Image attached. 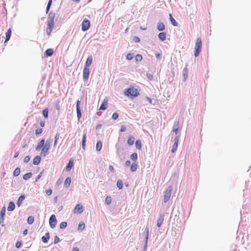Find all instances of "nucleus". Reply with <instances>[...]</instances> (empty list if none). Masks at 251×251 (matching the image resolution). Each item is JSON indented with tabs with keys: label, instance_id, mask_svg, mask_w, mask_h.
I'll list each match as a JSON object with an SVG mask.
<instances>
[{
	"label": "nucleus",
	"instance_id": "f257e3e1",
	"mask_svg": "<svg viewBox=\"0 0 251 251\" xmlns=\"http://www.w3.org/2000/svg\"><path fill=\"white\" fill-rule=\"evenodd\" d=\"M125 95L128 97H136L139 95V93L136 88L130 87L125 91Z\"/></svg>",
	"mask_w": 251,
	"mask_h": 251
},
{
	"label": "nucleus",
	"instance_id": "f03ea898",
	"mask_svg": "<svg viewBox=\"0 0 251 251\" xmlns=\"http://www.w3.org/2000/svg\"><path fill=\"white\" fill-rule=\"evenodd\" d=\"M202 43L200 38H198L195 45L194 55L197 57L199 55L201 49Z\"/></svg>",
	"mask_w": 251,
	"mask_h": 251
},
{
	"label": "nucleus",
	"instance_id": "7ed1b4c3",
	"mask_svg": "<svg viewBox=\"0 0 251 251\" xmlns=\"http://www.w3.org/2000/svg\"><path fill=\"white\" fill-rule=\"evenodd\" d=\"M172 191V188L171 186H170L167 188V189L165 191L164 194V203L167 202L169 201V200L171 197Z\"/></svg>",
	"mask_w": 251,
	"mask_h": 251
},
{
	"label": "nucleus",
	"instance_id": "20e7f679",
	"mask_svg": "<svg viewBox=\"0 0 251 251\" xmlns=\"http://www.w3.org/2000/svg\"><path fill=\"white\" fill-rule=\"evenodd\" d=\"M43 147L41 152V155L43 156H46L50 148V142L49 140H47Z\"/></svg>",
	"mask_w": 251,
	"mask_h": 251
},
{
	"label": "nucleus",
	"instance_id": "39448f33",
	"mask_svg": "<svg viewBox=\"0 0 251 251\" xmlns=\"http://www.w3.org/2000/svg\"><path fill=\"white\" fill-rule=\"evenodd\" d=\"M54 14L51 12H50L48 17V20L47 22L48 26L53 27L54 26Z\"/></svg>",
	"mask_w": 251,
	"mask_h": 251
},
{
	"label": "nucleus",
	"instance_id": "423d86ee",
	"mask_svg": "<svg viewBox=\"0 0 251 251\" xmlns=\"http://www.w3.org/2000/svg\"><path fill=\"white\" fill-rule=\"evenodd\" d=\"M90 26V21L88 20L85 19L83 21L82 24H81V29L82 31H85L89 28Z\"/></svg>",
	"mask_w": 251,
	"mask_h": 251
},
{
	"label": "nucleus",
	"instance_id": "0eeeda50",
	"mask_svg": "<svg viewBox=\"0 0 251 251\" xmlns=\"http://www.w3.org/2000/svg\"><path fill=\"white\" fill-rule=\"evenodd\" d=\"M57 220L54 215H51L49 219L50 226L51 228H54L56 225Z\"/></svg>",
	"mask_w": 251,
	"mask_h": 251
},
{
	"label": "nucleus",
	"instance_id": "6e6552de",
	"mask_svg": "<svg viewBox=\"0 0 251 251\" xmlns=\"http://www.w3.org/2000/svg\"><path fill=\"white\" fill-rule=\"evenodd\" d=\"M149 228L148 227H146L144 231V233L145 234V243L144 245V251H146L147 247L148 240L149 238Z\"/></svg>",
	"mask_w": 251,
	"mask_h": 251
},
{
	"label": "nucleus",
	"instance_id": "1a4fd4ad",
	"mask_svg": "<svg viewBox=\"0 0 251 251\" xmlns=\"http://www.w3.org/2000/svg\"><path fill=\"white\" fill-rule=\"evenodd\" d=\"M89 74V68L84 67L83 71V79L84 81L88 80Z\"/></svg>",
	"mask_w": 251,
	"mask_h": 251
},
{
	"label": "nucleus",
	"instance_id": "9d476101",
	"mask_svg": "<svg viewBox=\"0 0 251 251\" xmlns=\"http://www.w3.org/2000/svg\"><path fill=\"white\" fill-rule=\"evenodd\" d=\"M164 214L163 213H160L158 216V219L157 221V226L160 227L164 220Z\"/></svg>",
	"mask_w": 251,
	"mask_h": 251
},
{
	"label": "nucleus",
	"instance_id": "9b49d317",
	"mask_svg": "<svg viewBox=\"0 0 251 251\" xmlns=\"http://www.w3.org/2000/svg\"><path fill=\"white\" fill-rule=\"evenodd\" d=\"M80 101L79 100H77L76 102V113H77V118L78 120H79L81 117V110L79 107Z\"/></svg>",
	"mask_w": 251,
	"mask_h": 251
},
{
	"label": "nucleus",
	"instance_id": "f8f14e48",
	"mask_svg": "<svg viewBox=\"0 0 251 251\" xmlns=\"http://www.w3.org/2000/svg\"><path fill=\"white\" fill-rule=\"evenodd\" d=\"M179 122L178 121H176L173 125V128H172V131L175 133V134L176 135H177V132L179 130Z\"/></svg>",
	"mask_w": 251,
	"mask_h": 251
},
{
	"label": "nucleus",
	"instance_id": "ddd939ff",
	"mask_svg": "<svg viewBox=\"0 0 251 251\" xmlns=\"http://www.w3.org/2000/svg\"><path fill=\"white\" fill-rule=\"evenodd\" d=\"M83 212L82 205L79 204H77L74 208V213L80 214Z\"/></svg>",
	"mask_w": 251,
	"mask_h": 251
},
{
	"label": "nucleus",
	"instance_id": "4468645a",
	"mask_svg": "<svg viewBox=\"0 0 251 251\" xmlns=\"http://www.w3.org/2000/svg\"><path fill=\"white\" fill-rule=\"evenodd\" d=\"M6 209L4 206L2 207L0 212V224L4 221V216L5 214Z\"/></svg>",
	"mask_w": 251,
	"mask_h": 251
},
{
	"label": "nucleus",
	"instance_id": "2eb2a0df",
	"mask_svg": "<svg viewBox=\"0 0 251 251\" xmlns=\"http://www.w3.org/2000/svg\"><path fill=\"white\" fill-rule=\"evenodd\" d=\"M92 62V56L89 55L86 59L84 67L89 68V66L91 65Z\"/></svg>",
	"mask_w": 251,
	"mask_h": 251
},
{
	"label": "nucleus",
	"instance_id": "dca6fc26",
	"mask_svg": "<svg viewBox=\"0 0 251 251\" xmlns=\"http://www.w3.org/2000/svg\"><path fill=\"white\" fill-rule=\"evenodd\" d=\"M73 165H74L73 161L72 159H70L69 161V162L66 167V170L68 172L70 171L71 170L72 168L73 167Z\"/></svg>",
	"mask_w": 251,
	"mask_h": 251
},
{
	"label": "nucleus",
	"instance_id": "f3484780",
	"mask_svg": "<svg viewBox=\"0 0 251 251\" xmlns=\"http://www.w3.org/2000/svg\"><path fill=\"white\" fill-rule=\"evenodd\" d=\"M45 144V140L42 139L38 144V145L36 146L35 149L36 151H39L44 145Z\"/></svg>",
	"mask_w": 251,
	"mask_h": 251
},
{
	"label": "nucleus",
	"instance_id": "a211bd4d",
	"mask_svg": "<svg viewBox=\"0 0 251 251\" xmlns=\"http://www.w3.org/2000/svg\"><path fill=\"white\" fill-rule=\"evenodd\" d=\"M15 208V205L14 202L10 201L8 204V206L7 207V210L9 211H12L14 210Z\"/></svg>",
	"mask_w": 251,
	"mask_h": 251
},
{
	"label": "nucleus",
	"instance_id": "6ab92c4d",
	"mask_svg": "<svg viewBox=\"0 0 251 251\" xmlns=\"http://www.w3.org/2000/svg\"><path fill=\"white\" fill-rule=\"evenodd\" d=\"M50 238V233L49 232H47L46 233L45 235L42 237L41 240L43 242L47 243Z\"/></svg>",
	"mask_w": 251,
	"mask_h": 251
},
{
	"label": "nucleus",
	"instance_id": "aec40b11",
	"mask_svg": "<svg viewBox=\"0 0 251 251\" xmlns=\"http://www.w3.org/2000/svg\"><path fill=\"white\" fill-rule=\"evenodd\" d=\"M41 161V157L40 156H35L33 160V164L35 165H38Z\"/></svg>",
	"mask_w": 251,
	"mask_h": 251
},
{
	"label": "nucleus",
	"instance_id": "412c9836",
	"mask_svg": "<svg viewBox=\"0 0 251 251\" xmlns=\"http://www.w3.org/2000/svg\"><path fill=\"white\" fill-rule=\"evenodd\" d=\"M25 196L24 195H22L19 197L17 202V205L18 206H20L21 205V204L23 202V201L25 200Z\"/></svg>",
	"mask_w": 251,
	"mask_h": 251
},
{
	"label": "nucleus",
	"instance_id": "4be33fe9",
	"mask_svg": "<svg viewBox=\"0 0 251 251\" xmlns=\"http://www.w3.org/2000/svg\"><path fill=\"white\" fill-rule=\"evenodd\" d=\"M107 100H104L102 102V103L101 104V105L100 107L99 110H105L107 108Z\"/></svg>",
	"mask_w": 251,
	"mask_h": 251
},
{
	"label": "nucleus",
	"instance_id": "5701e85b",
	"mask_svg": "<svg viewBox=\"0 0 251 251\" xmlns=\"http://www.w3.org/2000/svg\"><path fill=\"white\" fill-rule=\"evenodd\" d=\"M11 29L10 28L8 29L7 32L5 33V42H7L10 38L11 35Z\"/></svg>",
	"mask_w": 251,
	"mask_h": 251
},
{
	"label": "nucleus",
	"instance_id": "b1692460",
	"mask_svg": "<svg viewBox=\"0 0 251 251\" xmlns=\"http://www.w3.org/2000/svg\"><path fill=\"white\" fill-rule=\"evenodd\" d=\"M188 70L187 67H185L183 70V81H185L186 80V78L188 77Z\"/></svg>",
	"mask_w": 251,
	"mask_h": 251
},
{
	"label": "nucleus",
	"instance_id": "393cba45",
	"mask_svg": "<svg viewBox=\"0 0 251 251\" xmlns=\"http://www.w3.org/2000/svg\"><path fill=\"white\" fill-rule=\"evenodd\" d=\"M157 28L159 31H163L165 29V25L162 22H159L157 24Z\"/></svg>",
	"mask_w": 251,
	"mask_h": 251
},
{
	"label": "nucleus",
	"instance_id": "a878e982",
	"mask_svg": "<svg viewBox=\"0 0 251 251\" xmlns=\"http://www.w3.org/2000/svg\"><path fill=\"white\" fill-rule=\"evenodd\" d=\"M166 34L165 32H162L158 34V38L162 41H164L166 39Z\"/></svg>",
	"mask_w": 251,
	"mask_h": 251
},
{
	"label": "nucleus",
	"instance_id": "bb28decb",
	"mask_svg": "<svg viewBox=\"0 0 251 251\" xmlns=\"http://www.w3.org/2000/svg\"><path fill=\"white\" fill-rule=\"evenodd\" d=\"M71 182V178L70 177H67L64 181V185L65 187L67 188L70 185Z\"/></svg>",
	"mask_w": 251,
	"mask_h": 251
},
{
	"label": "nucleus",
	"instance_id": "cd10ccee",
	"mask_svg": "<svg viewBox=\"0 0 251 251\" xmlns=\"http://www.w3.org/2000/svg\"><path fill=\"white\" fill-rule=\"evenodd\" d=\"M102 146V142L100 141L97 142L96 147V149L97 151H100L101 149Z\"/></svg>",
	"mask_w": 251,
	"mask_h": 251
},
{
	"label": "nucleus",
	"instance_id": "c85d7f7f",
	"mask_svg": "<svg viewBox=\"0 0 251 251\" xmlns=\"http://www.w3.org/2000/svg\"><path fill=\"white\" fill-rule=\"evenodd\" d=\"M53 53V51L52 49H48L45 52V55H46L47 56H51L52 55Z\"/></svg>",
	"mask_w": 251,
	"mask_h": 251
},
{
	"label": "nucleus",
	"instance_id": "c756f323",
	"mask_svg": "<svg viewBox=\"0 0 251 251\" xmlns=\"http://www.w3.org/2000/svg\"><path fill=\"white\" fill-rule=\"evenodd\" d=\"M160 212L165 213L167 214H169L168 207H166L163 203H162V207L160 210Z\"/></svg>",
	"mask_w": 251,
	"mask_h": 251
},
{
	"label": "nucleus",
	"instance_id": "7c9ffc66",
	"mask_svg": "<svg viewBox=\"0 0 251 251\" xmlns=\"http://www.w3.org/2000/svg\"><path fill=\"white\" fill-rule=\"evenodd\" d=\"M169 16H170V21H171V22L172 23V24L174 25V26H177V23L176 22V21L173 18V17H172V15L171 14H170L169 15Z\"/></svg>",
	"mask_w": 251,
	"mask_h": 251
},
{
	"label": "nucleus",
	"instance_id": "2f4dec72",
	"mask_svg": "<svg viewBox=\"0 0 251 251\" xmlns=\"http://www.w3.org/2000/svg\"><path fill=\"white\" fill-rule=\"evenodd\" d=\"M32 173L31 172L27 173L24 175L23 178L24 180H27L29 179L32 176Z\"/></svg>",
	"mask_w": 251,
	"mask_h": 251
},
{
	"label": "nucleus",
	"instance_id": "473e14b6",
	"mask_svg": "<svg viewBox=\"0 0 251 251\" xmlns=\"http://www.w3.org/2000/svg\"><path fill=\"white\" fill-rule=\"evenodd\" d=\"M134 142V138L133 136L129 137L127 139V144L129 145H132Z\"/></svg>",
	"mask_w": 251,
	"mask_h": 251
},
{
	"label": "nucleus",
	"instance_id": "72a5a7b5",
	"mask_svg": "<svg viewBox=\"0 0 251 251\" xmlns=\"http://www.w3.org/2000/svg\"><path fill=\"white\" fill-rule=\"evenodd\" d=\"M85 227V225L83 222H80L78 226V230L80 231H82L84 229Z\"/></svg>",
	"mask_w": 251,
	"mask_h": 251
},
{
	"label": "nucleus",
	"instance_id": "f704fd0d",
	"mask_svg": "<svg viewBox=\"0 0 251 251\" xmlns=\"http://www.w3.org/2000/svg\"><path fill=\"white\" fill-rule=\"evenodd\" d=\"M137 164L136 163H133L132 164L130 167V170L131 172H135L137 169Z\"/></svg>",
	"mask_w": 251,
	"mask_h": 251
},
{
	"label": "nucleus",
	"instance_id": "c9c22d12",
	"mask_svg": "<svg viewBox=\"0 0 251 251\" xmlns=\"http://www.w3.org/2000/svg\"><path fill=\"white\" fill-rule=\"evenodd\" d=\"M34 220V218L33 216H30L27 218V223L29 225H31L33 223Z\"/></svg>",
	"mask_w": 251,
	"mask_h": 251
},
{
	"label": "nucleus",
	"instance_id": "e433bc0d",
	"mask_svg": "<svg viewBox=\"0 0 251 251\" xmlns=\"http://www.w3.org/2000/svg\"><path fill=\"white\" fill-rule=\"evenodd\" d=\"M20 174V169L18 167L16 168L14 172H13V176H19Z\"/></svg>",
	"mask_w": 251,
	"mask_h": 251
},
{
	"label": "nucleus",
	"instance_id": "4c0bfd02",
	"mask_svg": "<svg viewBox=\"0 0 251 251\" xmlns=\"http://www.w3.org/2000/svg\"><path fill=\"white\" fill-rule=\"evenodd\" d=\"M59 137H60L59 134L58 133H56L55 136V137H54V144H53L54 147H55L56 146L57 141L59 139Z\"/></svg>",
	"mask_w": 251,
	"mask_h": 251
},
{
	"label": "nucleus",
	"instance_id": "58836bf2",
	"mask_svg": "<svg viewBox=\"0 0 251 251\" xmlns=\"http://www.w3.org/2000/svg\"><path fill=\"white\" fill-rule=\"evenodd\" d=\"M130 159L132 160H133V161L136 160L137 159V153H136V152L133 153L130 155Z\"/></svg>",
	"mask_w": 251,
	"mask_h": 251
},
{
	"label": "nucleus",
	"instance_id": "ea45409f",
	"mask_svg": "<svg viewBox=\"0 0 251 251\" xmlns=\"http://www.w3.org/2000/svg\"><path fill=\"white\" fill-rule=\"evenodd\" d=\"M135 146H136V148L137 149H138V150L141 149V141L140 140H136L135 142Z\"/></svg>",
	"mask_w": 251,
	"mask_h": 251
},
{
	"label": "nucleus",
	"instance_id": "a19ab883",
	"mask_svg": "<svg viewBox=\"0 0 251 251\" xmlns=\"http://www.w3.org/2000/svg\"><path fill=\"white\" fill-rule=\"evenodd\" d=\"M67 226V223L66 222H62L59 225V227L60 229L65 228Z\"/></svg>",
	"mask_w": 251,
	"mask_h": 251
},
{
	"label": "nucleus",
	"instance_id": "79ce46f5",
	"mask_svg": "<svg viewBox=\"0 0 251 251\" xmlns=\"http://www.w3.org/2000/svg\"><path fill=\"white\" fill-rule=\"evenodd\" d=\"M48 112L49 111L47 108L44 109L43 110V115L45 118H47L48 117Z\"/></svg>",
	"mask_w": 251,
	"mask_h": 251
},
{
	"label": "nucleus",
	"instance_id": "37998d69",
	"mask_svg": "<svg viewBox=\"0 0 251 251\" xmlns=\"http://www.w3.org/2000/svg\"><path fill=\"white\" fill-rule=\"evenodd\" d=\"M117 186L120 189H121L123 188V182H122V180L119 179L117 181Z\"/></svg>",
	"mask_w": 251,
	"mask_h": 251
},
{
	"label": "nucleus",
	"instance_id": "c03bdc74",
	"mask_svg": "<svg viewBox=\"0 0 251 251\" xmlns=\"http://www.w3.org/2000/svg\"><path fill=\"white\" fill-rule=\"evenodd\" d=\"M134 57V54L133 53H128L127 55H126V58L127 59V60H131L133 59Z\"/></svg>",
	"mask_w": 251,
	"mask_h": 251
},
{
	"label": "nucleus",
	"instance_id": "a18cd8bd",
	"mask_svg": "<svg viewBox=\"0 0 251 251\" xmlns=\"http://www.w3.org/2000/svg\"><path fill=\"white\" fill-rule=\"evenodd\" d=\"M142 58H143L142 56L140 54H137L135 56V61L137 62L141 61L142 60Z\"/></svg>",
	"mask_w": 251,
	"mask_h": 251
},
{
	"label": "nucleus",
	"instance_id": "49530a36",
	"mask_svg": "<svg viewBox=\"0 0 251 251\" xmlns=\"http://www.w3.org/2000/svg\"><path fill=\"white\" fill-rule=\"evenodd\" d=\"M111 198L109 196H107L106 199H105V203L107 204V205H109L111 203Z\"/></svg>",
	"mask_w": 251,
	"mask_h": 251
},
{
	"label": "nucleus",
	"instance_id": "de8ad7c7",
	"mask_svg": "<svg viewBox=\"0 0 251 251\" xmlns=\"http://www.w3.org/2000/svg\"><path fill=\"white\" fill-rule=\"evenodd\" d=\"M177 145L178 144H177L174 143V145L172 146V150H171V151L173 153H174L176 151L177 148Z\"/></svg>",
	"mask_w": 251,
	"mask_h": 251
},
{
	"label": "nucleus",
	"instance_id": "09e8293b",
	"mask_svg": "<svg viewBox=\"0 0 251 251\" xmlns=\"http://www.w3.org/2000/svg\"><path fill=\"white\" fill-rule=\"evenodd\" d=\"M30 159V157L29 156H26L24 159V162L26 163L29 161Z\"/></svg>",
	"mask_w": 251,
	"mask_h": 251
},
{
	"label": "nucleus",
	"instance_id": "8fccbe9b",
	"mask_svg": "<svg viewBox=\"0 0 251 251\" xmlns=\"http://www.w3.org/2000/svg\"><path fill=\"white\" fill-rule=\"evenodd\" d=\"M179 138V134L178 135H176V137L175 138V139H174V144H178Z\"/></svg>",
	"mask_w": 251,
	"mask_h": 251
},
{
	"label": "nucleus",
	"instance_id": "3c124183",
	"mask_svg": "<svg viewBox=\"0 0 251 251\" xmlns=\"http://www.w3.org/2000/svg\"><path fill=\"white\" fill-rule=\"evenodd\" d=\"M52 27H50V26H48V28H47V30H46V31H47V33L48 34V35H50L51 32V30H52Z\"/></svg>",
	"mask_w": 251,
	"mask_h": 251
},
{
	"label": "nucleus",
	"instance_id": "603ef678",
	"mask_svg": "<svg viewBox=\"0 0 251 251\" xmlns=\"http://www.w3.org/2000/svg\"><path fill=\"white\" fill-rule=\"evenodd\" d=\"M42 132V128H37L35 130V134L36 135H39L41 134Z\"/></svg>",
	"mask_w": 251,
	"mask_h": 251
},
{
	"label": "nucleus",
	"instance_id": "864d4df0",
	"mask_svg": "<svg viewBox=\"0 0 251 251\" xmlns=\"http://www.w3.org/2000/svg\"><path fill=\"white\" fill-rule=\"evenodd\" d=\"M119 117V115H118V114L117 113H114L112 115V119H114V120H116L118 119Z\"/></svg>",
	"mask_w": 251,
	"mask_h": 251
},
{
	"label": "nucleus",
	"instance_id": "5fc2aeb1",
	"mask_svg": "<svg viewBox=\"0 0 251 251\" xmlns=\"http://www.w3.org/2000/svg\"><path fill=\"white\" fill-rule=\"evenodd\" d=\"M133 41L136 43H138L140 41V39L137 36H134Z\"/></svg>",
	"mask_w": 251,
	"mask_h": 251
},
{
	"label": "nucleus",
	"instance_id": "6e6d98bb",
	"mask_svg": "<svg viewBox=\"0 0 251 251\" xmlns=\"http://www.w3.org/2000/svg\"><path fill=\"white\" fill-rule=\"evenodd\" d=\"M21 245H22L21 241H17L16 245H15L16 248H19L21 247Z\"/></svg>",
	"mask_w": 251,
	"mask_h": 251
},
{
	"label": "nucleus",
	"instance_id": "4d7b16f0",
	"mask_svg": "<svg viewBox=\"0 0 251 251\" xmlns=\"http://www.w3.org/2000/svg\"><path fill=\"white\" fill-rule=\"evenodd\" d=\"M126 128L125 126L122 125L121 126V128H120V131L121 132H124V131H125L126 130Z\"/></svg>",
	"mask_w": 251,
	"mask_h": 251
},
{
	"label": "nucleus",
	"instance_id": "13d9d810",
	"mask_svg": "<svg viewBox=\"0 0 251 251\" xmlns=\"http://www.w3.org/2000/svg\"><path fill=\"white\" fill-rule=\"evenodd\" d=\"M86 142V133L85 132L83 135L82 142Z\"/></svg>",
	"mask_w": 251,
	"mask_h": 251
},
{
	"label": "nucleus",
	"instance_id": "bf43d9fd",
	"mask_svg": "<svg viewBox=\"0 0 251 251\" xmlns=\"http://www.w3.org/2000/svg\"><path fill=\"white\" fill-rule=\"evenodd\" d=\"M60 241V239L59 238H58V237L57 236H55L54 237V244H57L58 242H59Z\"/></svg>",
	"mask_w": 251,
	"mask_h": 251
},
{
	"label": "nucleus",
	"instance_id": "052dcab7",
	"mask_svg": "<svg viewBox=\"0 0 251 251\" xmlns=\"http://www.w3.org/2000/svg\"><path fill=\"white\" fill-rule=\"evenodd\" d=\"M43 172V171H42L41 172H40V173L38 175V176H37V177L35 180L36 181H37L38 180L41 178V177L42 176Z\"/></svg>",
	"mask_w": 251,
	"mask_h": 251
},
{
	"label": "nucleus",
	"instance_id": "680f3d73",
	"mask_svg": "<svg viewBox=\"0 0 251 251\" xmlns=\"http://www.w3.org/2000/svg\"><path fill=\"white\" fill-rule=\"evenodd\" d=\"M46 193L47 195H48V196H50L52 194V190L51 189L47 190H46Z\"/></svg>",
	"mask_w": 251,
	"mask_h": 251
},
{
	"label": "nucleus",
	"instance_id": "e2e57ef3",
	"mask_svg": "<svg viewBox=\"0 0 251 251\" xmlns=\"http://www.w3.org/2000/svg\"><path fill=\"white\" fill-rule=\"evenodd\" d=\"M147 77L150 80H151L152 79V78H153L152 75L151 74H147Z\"/></svg>",
	"mask_w": 251,
	"mask_h": 251
},
{
	"label": "nucleus",
	"instance_id": "0e129e2a",
	"mask_svg": "<svg viewBox=\"0 0 251 251\" xmlns=\"http://www.w3.org/2000/svg\"><path fill=\"white\" fill-rule=\"evenodd\" d=\"M109 169L112 172H114V167L112 166H111V165H110L109 166Z\"/></svg>",
	"mask_w": 251,
	"mask_h": 251
},
{
	"label": "nucleus",
	"instance_id": "69168bd1",
	"mask_svg": "<svg viewBox=\"0 0 251 251\" xmlns=\"http://www.w3.org/2000/svg\"><path fill=\"white\" fill-rule=\"evenodd\" d=\"M130 165V161L129 160H127L126 162L125 165L127 167L129 166Z\"/></svg>",
	"mask_w": 251,
	"mask_h": 251
},
{
	"label": "nucleus",
	"instance_id": "338daca9",
	"mask_svg": "<svg viewBox=\"0 0 251 251\" xmlns=\"http://www.w3.org/2000/svg\"><path fill=\"white\" fill-rule=\"evenodd\" d=\"M50 5L49 4H47V7H46V13H48L50 9Z\"/></svg>",
	"mask_w": 251,
	"mask_h": 251
},
{
	"label": "nucleus",
	"instance_id": "774afa93",
	"mask_svg": "<svg viewBox=\"0 0 251 251\" xmlns=\"http://www.w3.org/2000/svg\"><path fill=\"white\" fill-rule=\"evenodd\" d=\"M79 248L77 247L73 248L72 251H79Z\"/></svg>",
	"mask_w": 251,
	"mask_h": 251
}]
</instances>
